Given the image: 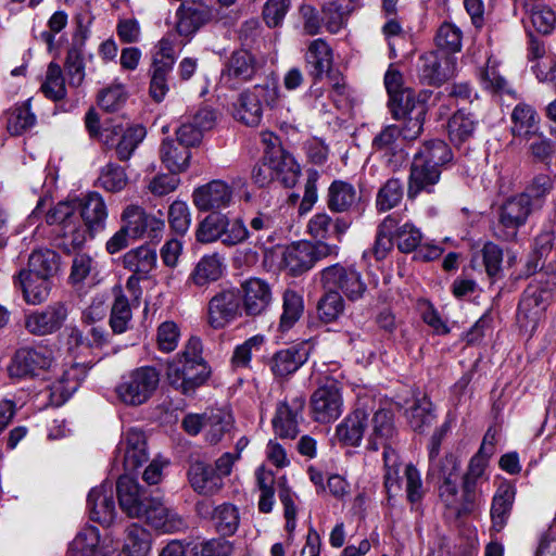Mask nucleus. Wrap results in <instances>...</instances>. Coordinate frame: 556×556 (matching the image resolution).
Listing matches in <instances>:
<instances>
[{
  "mask_svg": "<svg viewBox=\"0 0 556 556\" xmlns=\"http://www.w3.org/2000/svg\"><path fill=\"white\" fill-rule=\"evenodd\" d=\"M262 68L254 54L248 50H237L231 53L222 71V79L231 89L252 80Z\"/></svg>",
  "mask_w": 556,
  "mask_h": 556,
  "instance_id": "2eb2a0df",
  "label": "nucleus"
},
{
  "mask_svg": "<svg viewBox=\"0 0 556 556\" xmlns=\"http://www.w3.org/2000/svg\"><path fill=\"white\" fill-rule=\"evenodd\" d=\"M67 553L70 556H104L99 530L96 527L84 528L71 542Z\"/></svg>",
  "mask_w": 556,
  "mask_h": 556,
  "instance_id": "a18cd8bd",
  "label": "nucleus"
},
{
  "mask_svg": "<svg viewBox=\"0 0 556 556\" xmlns=\"http://www.w3.org/2000/svg\"><path fill=\"white\" fill-rule=\"evenodd\" d=\"M282 315L280 318V328L289 330L302 316L304 303L302 296L294 290H286L283 293Z\"/></svg>",
  "mask_w": 556,
  "mask_h": 556,
  "instance_id": "052dcab7",
  "label": "nucleus"
},
{
  "mask_svg": "<svg viewBox=\"0 0 556 556\" xmlns=\"http://www.w3.org/2000/svg\"><path fill=\"white\" fill-rule=\"evenodd\" d=\"M361 194L355 187L343 180H334L327 192V207L332 213H351L358 208Z\"/></svg>",
  "mask_w": 556,
  "mask_h": 556,
  "instance_id": "cd10ccee",
  "label": "nucleus"
},
{
  "mask_svg": "<svg viewBox=\"0 0 556 556\" xmlns=\"http://www.w3.org/2000/svg\"><path fill=\"white\" fill-rule=\"evenodd\" d=\"M68 309L65 303L58 301L29 313L25 317V328L35 336H48L59 331L65 324Z\"/></svg>",
  "mask_w": 556,
  "mask_h": 556,
  "instance_id": "dca6fc26",
  "label": "nucleus"
},
{
  "mask_svg": "<svg viewBox=\"0 0 556 556\" xmlns=\"http://www.w3.org/2000/svg\"><path fill=\"white\" fill-rule=\"evenodd\" d=\"M555 286V274L552 275V281L543 283L542 280H534L528 285L518 305L517 321L520 328L532 332L538 327L549 304Z\"/></svg>",
  "mask_w": 556,
  "mask_h": 556,
  "instance_id": "39448f33",
  "label": "nucleus"
},
{
  "mask_svg": "<svg viewBox=\"0 0 556 556\" xmlns=\"http://www.w3.org/2000/svg\"><path fill=\"white\" fill-rule=\"evenodd\" d=\"M116 493L121 509L130 518L140 517L142 506L150 498L146 495L138 481L128 473L118 478Z\"/></svg>",
  "mask_w": 556,
  "mask_h": 556,
  "instance_id": "b1692460",
  "label": "nucleus"
},
{
  "mask_svg": "<svg viewBox=\"0 0 556 556\" xmlns=\"http://www.w3.org/2000/svg\"><path fill=\"white\" fill-rule=\"evenodd\" d=\"M394 118H404V125L401 129L402 137L406 141L417 139L424 127L427 108L422 104H414V100L409 102L407 108L397 106L391 110Z\"/></svg>",
  "mask_w": 556,
  "mask_h": 556,
  "instance_id": "473e14b6",
  "label": "nucleus"
},
{
  "mask_svg": "<svg viewBox=\"0 0 556 556\" xmlns=\"http://www.w3.org/2000/svg\"><path fill=\"white\" fill-rule=\"evenodd\" d=\"M159 382V370L153 366H142L123 376L115 392L124 404L139 406L154 394Z\"/></svg>",
  "mask_w": 556,
  "mask_h": 556,
  "instance_id": "423d86ee",
  "label": "nucleus"
},
{
  "mask_svg": "<svg viewBox=\"0 0 556 556\" xmlns=\"http://www.w3.org/2000/svg\"><path fill=\"white\" fill-rule=\"evenodd\" d=\"M53 354L47 346L18 349L9 366L11 377L28 378L40 375L50 368Z\"/></svg>",
  "mask_w": 556,
  "mask_h": 556,
  "instance_id": "4468645a",
  "label": "nucleus"
},
{
  "mask_svg": "<svg viewBox=\"0 0 556 556\" xmlns=\"http://www.w3.org/2000/svg\"><path fill=\"white\" fill-rule=\"evenodd\" d=\"M531 211L532 203L527 194H518L507 199L497 211L498 218L494 226V236L503 241H514Z\"/></svg>",
  "mask_w": 556,
  "mask_h": 556,
  "instance_id": "0eeeda50",
  "label": "nucleus"
},
{
  "mask_svg": "<svg viewBox=\"0 0 556 556\" xmlns=\"http://www.w3.org/2000/svg\"><path fill=\"white\" fill-rule=\"evenodd\" d=\"M503 250L493 242L484 243L483 248L471 258L476 269H484L491 279H496L502 273Z\"/></svg>",
  "mask_w": 556,
  "mask_h": 556,
  "instance_id": "c03bdc74",
  "label": "nucleus"
},
{
  "mask_svg": "<svg viewBox=\"0 0 556 556\" xmlns=\"http://www.w3.org/2000/svg\"><path fill=\"white\" fill-rule=\"evenodd\" d=\"M217 532L223 535H232L239 527L240 517L238 508L229 503L217 506L212 516Z\"/></svg>",
  "mask_w": 556,
  "mask_h": 556,
  "instance_id": "bf43d9fd",
  "label": "nucleus"
},
{
  "mask_svg": "<svg viewBox=\"0 0 556 556\" xmlns=\"http://www.w3.org/2000/svg\"><path fill=\"white\" fill-rule=\"evenodd\" d=\"M202 353L201 339L191 337L184 350L167 363L166 380L173 389L189 396L206 383L212 371Z\"/></svg>",
  "mask_w": 556,
  "mask_h": 556,
  "instance_id": "f03ea898",
  "label": "nucleus"
},
{
  "mask_svg": "<svg viewBox=\"0 0 556 556\" xmlns=\"http://www.w3.org/2000/svg\"><path fill=\"white\" fill-rule=\"evenodd\" d=\"M87 228L79 219L54 229L56 247L66 254L83 248L87 240Z\"/></svg>",
  "mask_w": 556,
  "mask_h": 556,
  "instance_id": "a19ab883",
  "label": "nucleus"
},
{
  "mask_svg": "<svg viewBox=\"0 0 556 556\" xmlns=\"http://www.w3.org/2000/svg\"><path fill=\"white\" fill-rule=\"evenodd\" d=\"M453 154L446 142L440 139L425 141L414 154L410 164L407 198L415 200L420 193L434 192L442 168L452 161Z\"/></svg>",
  "mask_w": 556,
  "mask_h": 556,
  "instance_id": "f257e3e1",
  "label": "nucleus"
},
{
  "mask_svg": "<svg viewBox=\"0 0 556 556\" xmlns=\"http://www.w3.org/2000/svg\"><path fill=\"white\" fill-rule=\"evenodd\" d=\"M459 462L456 456L448 454L429 465L428 477L437 480L438 484L444 481L458 480Z\"/></svg>",
  "mask_w": 556,
  "mask_h": 556,
  "instance_id": "0e129e2a",
  "label": "nucleus"
},
{
  "mask_svg": "<svg viewBox=\"0 0 556 556\" xmlns=\"http://www.w3.org/2000/svg\"><path fill=\"white\" fill-rule=\"evenodd\" d=\"M90 519L104 527H110L117 515L113 490L109 484L93 488L87 498Z\"/></svg>",
  "mask_w": 556,
  "mask_h": 556,
  "instance_id": "5701e85b",
  "label": "nucleus"
},
{
  "mask_svg": "<svg viewBox=\"0 0 556 556\" xmlns=\"http://www.w3.org/2000/svg\"><path fill=\"white\" fill-rule=\"evenodd\" d=\"M122 222L131 238L157 239L164 229V222L148 214L142 207L128 205L122 213Z\"/></svg>",
  "mask_w": 556,
  "mask_h": 556,
  "instance_id": "6ab92c4d",
  "label": "nucleus"
},
{
  "mask_svg": "<svg viewBox=\"0 0 556 556\" xmlns=\"http://www.w3.org/2000/svg\"><path fill=\"white\" fill-rule=\"evenodd\" d=\"M76 368L65 371L62 378L54 382L50 389V401L53 405H62L79 387V382L75 380Z\"/></svg>",
  "mask_w": 556,
  "mask_h": 556,
  "instance_id": "774afa93",
  "label": "nucleus"
},
{
  "mask_svg": "<svg viewBox=\"0 0 556 556\" xmlns=\"http://www.w3.org/2000/svg\"><path fill=\"white\" fill-rule=\"evenodd\" d=\"M458 480L444 481L438 484L439 498L444 506L457 518L469 515L463 511L465 506L463 492L459 493Z\"/></svg>",
  "mask_w": 556,
  "mask_h": 556,
  "instance_id": "6e6d98bb",
  "label": "nucleus"
},
{
  "mask_svg": "<svg viewBox=\"0 0 556 556\" xmlns=\"http://www.w3.org/2000/svg\"><path fill=\"white\" fill-rule=\"evenodd\" d=\"M477 121L470 113L457 111L448 121L447 130L450 140L455 146L467 142L476 130Z\"/></svg>",
  "mask_w": 556,
  "mask_h": 556,
  "instance_id": "8fccbe9b",
  "label": "nucleus"
},
{
  "mask_svg": "<svg viewBox=\"0 0 556 556\" xmlns=\"http://www.w3.org/2000/svg\"><path fill=\"white\" fill-rule=\"evenodd\" d=\"M306 64L313 79H320L324 74H329L332 66V50L323 39H315L308 46Z\"/></svg>",
  "mask_w": 556,
  "mask_h": 556,
  "instance_id": "e433bc0d",
  "label": "nucleus"
},
{
  "mask_svg": "<svg viewBox=\"0 0 556 556\" xmlns=\"http://www.w3.org/2000/svg\"><path fill=\"white\" fill-rule=\"evenodd\" d=\"M384 85L390 96V109L397 106L407 108L409 102L414 100V91L402 88V76L399 72H387L384 76Z\"/></svg>",
  "mask_w": 556,
  "mask_h": 556,
  "instance_id": "13d9d810",
  "label": "nucleus"
},
{
  "mask_svg": "<svg viewBox=\"0 0 556 556\" xmlns=\"http://www.w3.org/2000/svg\"><path fill=\"white\" fill-rule=\"evenodd\" d=\"M40 89L43 94L52 101H60L65 98L66 88L62 70L59 64L51 62L48 65L46 80L41 85Z\"/></svg>",
  "mask_w": 556,
  "mask_h": 556,
  "instance_id": "69168bd1",
  "label": "nucleus"
},
{
  "mask_svg": "<svg viewBox=\"0 0 556 556\" xmlns=\"http://www.w3.org/2000/svg\"><path fill=\"white\" fill-rule=\"evenodd\" d=\"M241 316V295L236 289H223L207 303L206 323L215 329H224Z\"/></svg>",
  "mask_w": 556,
  "mask_h": 556,
  "instance_id": "9d476101",
  "label": "nucleus"
},
{
  "mask_svg": "<svg viewBox=\"0 0 556 556\" xmlns=\"http://www.w3.org/2000/svg\"><path fill=\"white\" fill-rule=\"evenodd\" d=\"M119 137L121 138L114 149L117 159L121 162H126L131 157L135 150L144 139L146 128L139 125L128 127L127 129L123 128V132Z\"/></svg>",
  "mask_w": 556,
  "mask_h": 556,
  "instance_id": "5fc2aeb1",
  "label": "nucleus"
},
{
  "mask_svg": "<svg viewBox=\"0 0 556 556\" xmlns=\"http://www.w3.org/2000/svg\"><path fill=\"white\" fill-rule=\"evenodd\" d=\"M462 30L454 24L444 22L435 35L437 50L445 51L452 55L462 49Z\"/></svg>",
  "mask_w": 556,
  "mask_h": 556,
  "instance_id": "338daca9",
  "label": "nucleus"
},
{
  "mask_svg": "<svg viewBox=\"0 0 556 556\" xmlns=\"http://www.w3.org/2000/svg\"><path fill=\"white\" fill-rule=\"evenodd\" d=\"M76 207L90 237L105 229L109 210L100 193L92 191L81 195L76 200Z\"/></svg>",
  "mask_w": 556,
  "mask_h": 556,
  "instance_id": "a211bd4d",
  "label": "nucleus"
},
{
  "mask_svg": "<svg viewBox=\"0 0 556 556\" xmlns=\"http://www.w3.org/2000/svg\"><path fill=\"white\" fill-rule=\"evenodd\" d=\"M36 123V116L30 112L28 103L15 106L7 113V129L12 136H20Z\"/></svg>",
  "mask_w": 556,
  "mask_h": 556,
  "instance_id": "680f3d73",
  "label": "nucleus"
},
{
  "mask_svg": "<svg viewBox=\"0 0 556 556\" xmlns=\"http://www.w3.org/2000/svg\"><path fill=\"white\" fill-rule=\"evenodd\" d=\"M416 67L421 84L439 87L454 76L456 58L445 51L432 50L418 58Z\"/></svg>",
  "mask_w": 556,
  "mask_h": 556,
  "instance_id": "6e6552de",
  "label": "nucleus"
},
{
  "mask_svg": "<svg viewBox=\"0 0 556 556\" xmlns=\"http://www.w3.org/2000/svg\"><path fill=\"white\" fill-rule=\"evenodd\" d=\"M122 553L125 556H147L151 548V534L141 526L127 527Z\"/></svg>",
  "mask_w": 556,
  "mask_h": 556,
  "instance_id": "09e8293b",
  "label": "nucleus"
},
{
  "mask_svg": "<svg viewBox=\"0 0 556 556\" xmlns=\"http://www.w3.org/2000/svg\"><path fill=\"white\" fill-rule=\"evenodd\" d=\"M351 227V222L343 217L332 219L327 213H317L307 223V232L316 240L334 237L339 242Z\"/></svg>",
  "mask_w": 556,
  "mask_h": 556,
  "instance_id": "c85d7f7f",
  "label": "nucleus"
},
{
  "mask_svg": "<svg viewBox=\"0 0 556 556\" xmlns=\"http://www.w3.org/2000/svg\"><path fill=\"white\" fill-rule=\"evenodd\" d=\"M312 418L319 424H329L342 414L343 399L338 381L330 379L311 395Z\"/></svg>",
  "mask_w": 556,
  "mask_h": 556,
  "instance_id": "1a4fd4ad",
  "label": "nucleus"
},
{
  "mask_svg": "<svg viewBox=\"0 0 556 556\" xmlns=\"http://www.w3.org/2000/svg\"><path fill=\"white\" fill-rule=\"evenodd\" d=\"M395 434L393 415L390 410L379 409L371 418V431L368 437V448L383 452L391 448L392 439Z\"/></svg>",
  "mask_w": 556,
  "mask_h": 556,
  "instance_id": "c756f323",
  "label": "nucleus"
},
{
  "mask_svg": "<svg viewBox=\"0 0 556 556\" xmlns=\"http://www.w3.org/2000/svg\"><path fill=\"white\" fill-rule=\"evenodd\" d=\"M279 86L276 79H266L239 94L236 117L248 126H258L264 109L274 110L279 104Z\"/></svg>",
  "mask_w": 556,
  "mask_h": 556,
  "instance_id": "20e7f679",
  "label": "nucleus"
},
{
  "mask_svg": "<svg viewBox=\"0 0 556 556\" xmlns=\"http://www.w3.org/2000/svg\"><path fill=\"white\" fill-rule=\"evenodd\" d=\"M160 157L165 167L177 175L189 167L191 152L186 146L165 139L160 147Z\"/></svg>",
  "mask_w": 556,
  "mask_h": 556,
  "instance_id": "ea45409f",
  "label": "nucleus"
},
{
  "mask_svg": "<svg viewBox=\"0 0 556 556\" xmlns=\"http://www.w3.org/2000/svg\"><path fill=\"white\" fill-rule=\"evenodd\" d=\"M404 197V185L400 178L388 179L378 190L376 208L380 213L388 212L400 205Z\"/></svg>",
  "mask_w": 556,
  "mask_h": 556,
  "instance_id": "603ef678",
  "label": "nucleus"
},
{
  "mask_svg": "<svg viewBox=\"0 0 556 556\" xmlns=\"http://www.w3.org/2000/svg\"><path fill=\"white\" fill-rule=\"evenodd\" d=\"M515 494V489L507 484H502L496 490L490 509L491 533H498L506 527L511 514Z\"/></svg>",
  "mask_w": 556,
  "mask_h": 556,
  "instance_id": "7c9ffc66",
  "label": "nucleus"
},
{
  "mask_svg": "<svg viewBox=\"0 0 556 556\" xmlns=\"http://www.w3.org/2000/svg\"><path fill=\"white\" fill-rule=\"evenodd\" d=\"M13 283L21 289L25 302L30 305L46 302L53 287V280L37 277L25 270H20L13 276Z\"/></svg>",
  "mask_w": 556,
  "mask_h": 556,
  "instance_id": "a878e982",
  "label": "nucleus"
},
{
  "mask_svg": "<svg viewBox=\"0 0 556 556\" xmlns=\"http://www.w3.org/2000/svg\"><path fill=\"white\" fill-rule=\"evenodd\" d=\"M371 148L392 170L399 169L407 159L405 140L396 125L383 127L374 137Z\"/></svg>",
  "mask_w": 556,
  "mask_h": 556,
  "instance_id": "9b49d317",
  "label": "nucleus"
},
{
  "mask_svg": "<svg viewBox=\"0 0 556 556\" xmlns=\"http://www.w3.org/2000/svg\"><path fill=\"white\" fill-rule=\"evenodd\" d=\"M139 518H144L148 525L164 532L173 531L179 522L176 515L164 505L161 497H150L142 506Z\"/></svg>",
  "mask_w": 556,
  "mask_h": 556,
  "instance_id": "f704fd0d",
  "label": "nucleus"
},
{
  "mask_svg": "<svg viewBox=\"0 0 556 556\" xmlns=\"http://www.w3.org/2000/svg\"><path fill=\"white\" fill-rule=\"evenodd\" d=\"M125 268L135 275L146 277L156 265V252L148 245L128 251L123 257Z\"/></svg>",
  "mask_w": 556,
  "mask_h": 556,
  "instance_id": "49530a36",
  "label": "nucleus"
},
{
  "mask_svg": "<svg viewBox=\"0 0 556 556\" xmlns=\"http://www.w3.org/2000/svg\"><path fill=\"white\" fill-rule=\"evenodd\" d=\"M311 251L308 241H300L287 247L282 256L286 268L293 276L311 269L314 266Z\"/></svg>",
  "mask_w": 556,
  "mask_h": 556,
  "instance_id": "79ce46f5",
  "label": "nucleus"
},
{
  "mask_svg": "<svg viewBox=\"0 0 556 556\" xmlns=\"http://www.w3.org/2000/svg\"><path fill=\"white\" fill-rule=\"evenodd\" d=\"M62 267L61 256L54 250L41 248L34 250L27 262V268L22 270L29 271V274L37 277H43L51 280L60 274Z\"/></svg>",
  "mask_w": 556,
  "mask_h": 556,
  "instance_id": "2f4dec72",
  "label": "nucleus"
},
{
  "mask_svg": "<svg viewBox=\"0 0 556 556\" xmlns=\"http://www.w3.org/2000/svg\"><path fill=\"white\" fill-rule=\"evenodd\" d=\"M193 204L202 212L227 207L232 200L231 188L223 180H212L193 191Z\"/></svg>",
  "mask_w": 556,
  "mask_h": 556,
  "instance_id": "4be33fe9",
  "label": "nucleus"
},
{
  "mask_svg": "<svg viewBox=\"0 0 556 556\" xmlns=\"http://www.w3.org/2000/svg\"><path fill=\"white\" fill-rule=\"evenodd\" d=\"M149 459L146 434L138 429H129L119 441L114 456V465L128 472L136 471Z\"/></svg>",
  "mask_w": 556,
  "mask_h": 556,
  "instance_id": "f8f14e48",
  "label": "nucleus"
},
{
  "mask_svg": "<svg viewBox=\"0 0 556 556\" xmlns=\"http://www.w3.org/2000/svg\"><path fill=\"white\" fill-rule=\"evenodd\" d=\"M281 222L279 215L274 211H257L250 219L248 225L241 218L231 222L230 235L226 241L228 247L250 241L255 247L269 251L279 238L281 232Z\"/></svg>",
  "mask_w": 556,
  "mask_h": 556,
  "instance_id": "7ed1b4c3",
  "label": "nucleus"
},
{
  "mask_svg": "<svg viewBox=\"0 0 556 556\" xmlns=\"http://www.w3.org/2000/svg\"><path fill=\"white\" fill-rule=\"evenodd\" d=\"M407 418L414 431L422 432L430 427L435 419L431 401L427 396L416 400L407 410Z\"/></svg>",
  "mask_w": 556,
  "mask_h": 556,
  "instance_id": "4d7b16f0",
  "label": "nucleus"
},
{
  "mask_svg": "<svg viewBox=\"0 0 556 556\" xmlns=\"http://www.w3.org/2000/svg\"><path fill=\"white\" fill-rule=\"evenodd\" d=\"M539 116L535 110L526 103H519L511 112V134L514 137L530 139L536 135Z\"/></svg>",
  "mask_w": 556,
  "mask_h": 556,
  "instance_id": "37998d69",
  "label": "nucleus"
},
{
  "mask_svg": "<svg viewBox=\"0 0 556 556\" xmlns=\"http://www.w3.org/2000/svg\"><path fill=\"white\" fill-rule=\"evenodd\" d=\"M308 358L307 351L298 345L276 352L270 359V370L279 378L295 372Z\"/></svg>",
  "mask_w": 556,
  "mask_h": 556,
  "instance_id": "72a5a7b5",
  "label": "nucleus"
},
{
  "mask_svg": "<svg viewBox=\"0 0 556 556\" xmlns=\"http://www.w3.org/2000/svg\"><path fill=\"white\" fill-rule=\"evenodd\" d=\"M343 309L344 302L337 290H327L317 304L318 317L325 324L337 320Z\"/></svg>",
  "mask_w": 556,
  "mask_h": 556,
  "instance_id": "e2e57ef3",
  "label": "nucleus"
},
{
  "mask_svg": "<svg viewBox=\"0 0 556 556\" xmlns=\"http://www.w3.org/2000/svg\"><path fill=\"white\" fill-rule=\"evenodd\" d=\"M241 307L248 316H260L266 312L271 302V289L261 278H250L241 283Z\"/></svg>",
  "mask_w": 556,
  "mask_h": 556,
  "instance_id": "412c9836",
  "label": "nucleus"
},
{
  "mask_svg": "<svg viewBox=\"0 0 556 556\" xmlns=\"http://www.w3.org/2000/svg\"><path fill=\"white\" fill-rule=\"evenodd\" d=\"M176 30L180 36H192L214 18V10L201 0H187L176 12Z\"/></svg>",
  "mask_w": 556,
  "mask_h": 556,
  "instance_id": "f3484780",
  "label": "nucleus"
},
{
  "mask_svg": "<svg viewBox=\"0 0 556 556\" xmlns=\"http://www.w3.org/2000/svg\"><path fill=\"white\" fill-rule=\"evenodd\" d=\"M305 406L303 396H294L290 401L281 402L276 409L273 427L277 435L282 439H294L299 434V421Z\"/></svg>",
  "mask_w": 556,
  "mask_h": 556,
  "instance_id": "aec40b11",
  "label": "nucleus"
},
{
  "mask_svg": "<svg viewBox=\"0 0 556 556\" xmlns=\"http://www.w3.org/2000/svg\"><path fill=\"white\" fill-rule=\"evenodd\" d=\"M321 282L327 290H339L351 301L358 300L366 291L361 274L352 267L334 264L321 271Z\"/></svg>",
  "mask_w": 556,
  "mask_h": 556,
  "instance_id": "ddd939ff",
  "label": "nucleus"
},
{
  "mask_svg": "<svg viewBox=\"0 0 556 556\" xmlns=\"http://www.w3.org/2000/svg\"><path fill=\"white\" fill-rule=\"evenodd\" d=\"M354 0H331L323 7V20L330 33H338L355 10Z\"/></svg>",
  "mask_w": 556,
  "mask_h": 556,
  "instance_id": "de8ad7c7",
  "label": "nucleus"
},
{
  "mask_svg": "<svg viewBox=\"0 0 556 556\" xmlns=\"http://www.w3.org/2000/svg\"><path fill=\"white\" fill-rule=\"evenodd\" d=\"M265 160L271 162L275 179L279 180L286 188L295 186L300 175V166L280 144L273 143L265 150Z\"/></svg>",
  "mask_w": 556,
  "mask_h": 556,
  "instance_id": "393cba45",
  "label": "nucleus"
},
{
  "mask_svg": "<svg viewBox=\"0 0 556 556\" xmlns=\"http://www.w3.org/2000/svg\"><path fill=\"white\" fill-rule=\"evenodd\" d=\"M223 271L224 265L218 254L204 255L189 275L188 282L204 287L220 279Z\"/></svg>",
  "mask_w": 556,
  "mask_h": 556,
  "instance_id": "58836bf2",
  "label": "nucleus"
},
{
  "mask_svg": "<svg viewBox=\"0 0 556 556\" xmlns=\"http://www.w3.org/2000/svg\"><path fill=\"white\" fill-rule=\"evenodd\" d=\"M187 475L191 488L201 495H215L224 485L222 475H217L216 470L204 462L191 463Z\"/></svg>",
  "mask_w": 556,
  "mask_h": 556,
  "instance_id": "bb28decb",
  "label": "nucleus"
},
{
  "mask_svg": "<svg viewBox=\"0 0 556 556\" xmlns=\"http://www.w3.org/2000/svg\"><path fill=\"white\" fill-rule=\"evenodd\" d=\"M522 10L532 26L541 34H548L555 26L556 15L551 8L540 2L522 1Z\"/></svg>",
  "mask_w": 556,
  "mask_h": 556,
  "instance_id": "3c124183",
  "label": "nucleus"
},
{
  "mask_svg": "<svg viewBox=\"0 0 556 556\" xmlns=\"http://www.w3.org/2000/svg\"><path fill=\"white\" fill-rule=\"evenodd\" d=\"M128 181L129 179L125 168L113 162H109L104 165L98 177L99 187L112 193L124 190L128 185Z\"/></svg>",
  "mask_w": 556,
  "mask_h": 556,
  "instance_id": "864d4df0",
  "label": "nucleus"
},
{
  "mask_svg": "<svg viewBox=\"0 0 556 556\" xmlns=\"http://www.w3.org/2000/svg\"><path fill=\"white\" fill-rule=\"evenodd\" d=\"M229 230H231V223L226 215L211 214L199 224L195 236L201 243H211L220 239L225 245H228L226 239L230 235Z\"/></svg>",
  "mask_w": 556,
  "mask_h": 556,
  "instance_id": "4c0bfd02",
  "label": "nucleus"
},
{
  "mask_svg": "<svg viewBox=\"0 0 556 556\" xmlns=\"http://www.w3.org/2000/svg\"><path fill=\"white\" fill-rule=\"evenodd\" d=\"M368 414L364 409H355L338 425L336 434L340 442L357 446L368 424Z\"/></svg>",
  "mask_w": 556,
  "mask_h": 556,
  "instance_id": "c9c22d12",
  "label": "nucleus"
}]
</instances>
